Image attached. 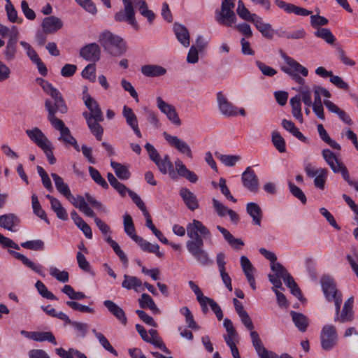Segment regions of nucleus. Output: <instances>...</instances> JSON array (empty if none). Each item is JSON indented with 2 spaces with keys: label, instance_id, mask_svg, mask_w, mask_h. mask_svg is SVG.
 I'll return each mask as SVG.
<instances>
[{
  "label": "nucleus",
  "instance_id": "f3484780",
  "mask_svg": "<svg viewBox=\"0 0 358 358\" xmlns=\"http://www.w3.org/2000/svg\"><path fill=\"white\" fill-rule=\"evenodd\" d=\"M100 55V48L95 43H89L83 47L80 50V57L89 62H96L99 61Z\"/></svg>",
  "mask_w": 358,
  "mask_h": 358
},
{
  "label": "nucleus",
  "instance_id": "680f3d73",
  "mask_svg": "<svg viewBox=\"0 0 358 358\" xmlns=\"http://www.w3.org/2000/svg\"><path fill=\"white\" fill-rule=\"evenodd\" d=\"M66 305L71 308L74 310H78L81 313H94V310L92 308H90L85 305H82L76 301H66Z\"/></svg>",
  "mask_w": 358,
  "mask_h": 358
},
{
  "label": "nucleus",
  "instance_id": "052dcab7",
  "mask_svg": "<svg viewBox=\"0 0 358 358\" xmlns=\"http://www.w3.org/2000/svg\"><path fill=\"white\" fill-rule=\"evenodd\" d=\"M21 246L26 249L32 250H42L44 248V243L41 240L27 241L22 243Z\"/></svg>",
  "mask_w": 358,
  "mask_h": 358
},
{
  "label": "nucleus",
  "instance_id": "412c9836",
  "mask_svg": "<svg viewBox=\"0 0 358 358\" xmlns=\"http://www.w3.org/2000/svg\"><path fill=\"white\" fill-rule=\"evenodd\" d=\"M41 26L45 33L53 34L63 27V22L60 18L52 15L45 17Z\"/></svg>",
  "mask_w": 358,
  "mask_h": 358
},
{
  "label": "nucleus",
  "instance_id": "3c124183",
  "mask_svg": "<svg viewBox=\"0 0 358 358\" xmlns=\"http://www.w3.org/2000/svg\"><path fill=\"white\" fill-rule=\"evenodd\" d=\"M106 241L113 248V251L119 257L121 262L124 264H127L128 258L125 253L122 250L118 243L114 240H113L110 236L106 238Z\"/></svg>",
  "mask_w": 358,
  "mask_h": 358
},
{
  "label": "nucleus",
  "instance_id": "a211bd4d",
  "mask_svg": "<svg viewBox=\"0 0 358 358\" xmlns=\"http://www.w3.org/2000/svg\"><path fill=\"white\" fill-rule=\"evenodd\" d=\"M217 103L220 113L226 117H234L238 115L237 108L230 103L221 92L217 94Z\"/></svg>",
  "mask_w": 358,
  "mask_h": 358
},
{
  "label": "nucleus",
  "instance_id": "69168bd1",
  "mask_svg": "<svg viewBox=\"0 0 358 358\" xmlns=\"http://www.w3.org/2000/svg\"><path fill=\"white\" fill-rule=\"evenodd\" d=\"M329 22V20L319 15H310V24L311 26L317 29L318 28H321L320 27L327 25Z\"/></svg>",
  "mask_w": 358,
  "mask_h": 358
},
{
  "label": "nucleus",
  "instance_id": "f8f14e48",
  "mask_svg": "<svg viewBox=\"0 0 358 358\" xmlns=\"http://www.w3.org/2000/svg\"><path fill=\"white\" fill-rule=\"evenodd\" d=\"M83 99L85 106L90 110V113L84 112L83 113V117L85 118H94L96 120H103V113L97 101L88 94L84 95Z\"/></svg>",
  "mask_w": 358,
  "mask_h": 358
},
{
  "label": "nucleus",
  "instance_id": "864d4df0",
  "mask_svg": "<svg viewBox=\"0 0 358 358\" xmlns=\"http://www.w3.org/2000/svg\"><path fill=\"white\" fill-rule=\"evenodd\" d=\"M106 241L113 248V251L119 257L121 262L124 264H127L128 258L125 253L122 250L118 243L114 240H113L110 236L106 238Z\"/></svg>",
  "mask_w": 358,
  "mask_h": 358
},
{
  "label": "nucleus",
  "instance_id": "9d476101",
  "mask_svg": "<svg viewBox=\"0 0 358 358\" xmlns=\"http://www.w3.org/2000/svg\"><path fill=\"white\" fill-rule=\"evenodd\" d=\"M156 102L157 108L162 113L166 115L170 122L177 127L181 125V120L173 105L164 101L161 96L157 97Z\"/></svg>",
  "mask_w": 358,
  "mask_h": 358
},
{
  "label": "nucleus",
  "instance_id": "423d86ee",
  "mask_svg": "<svg viewBox=\"0 0 358 358\" xmlns=\"http://www.w3.org/2000/svg\"><path fill=\"white\" fill-rule=\"evenodd\" d=\"M337 333L336 327L332 324L324 325L320 334V342L324 350H331L336 344Z\"/></svg>",
  "mask_w": 358,
  "mask_h": 358
},
{
  "label": "nucleus",
  "instance_id": "20e7f679",
  "mask_svg": "<svg viewBox=\"0 0 358 358\" xmlns=\"http://www.w3.org/2000/svg\"><path fill=\"white\" fill-rule=\"evenodd\" d=\"M223 326L226 329L227 334L223 336L226 344L229 347L232 357L234 358H241L238 349L236 347V341L238 337V332L234 327L231 320L225 318L223 322Z\"/></svg>",
  "mask_w": 358,
  "mask_h": 358
},
{
  "label": "nucleus",
  "instance_id": "9b49d317",
  "mask_svg": "<svg viewBox=\"0 0 358 358\" xmlns=\"http://www.w3.org/2000/svg\"><path fill=\"white\" fill-rule=\"evenodd\" d=\"M13 29L15 30V32L10 34L3 50V57L7 62L15 59L17 54L18 31L15 26L13 27Z\"/></svg>",
  "mask_w": 358,
  "mask_h": 358
},
{
  "label": "nucleus",
  "instance_id": "603ef678",
  "mask_svg": "<svg viewBox=\"0 0 358 358\" xmlns=\"http://www.w3.org/2000/svg\"><path fill=\"white\" fill-rule=\"evenodd\" d=\"M106 241L113 248V251L119 257L121 262L124 264H127L128 258L125 253L122 250L118 243L114 240H113L110 236L106 238Z\"/></svg>",
  "mask_w": 358,
  "mask_h": 358
},
{
  "label": "nucleus",
  "instance_id": "de8ad7c7",
  "mask_svg": "<svg viewBox=\"0 0 358 358\" xmlns=\"http://www.w3.org/2000/svg\"><path fill=\"white\" fill-rule=\"evenodd\" d=\"M88 170L90 177L94 181L95 183L100 185L102 188L105 189H108L109 185L108 182L101 176L98 170H96L93 166H89Z\"/></svg>",
  "mask_w": 358,
  "mask_h": 358
},
{
  "label": "nucleus",
  "instance_id": "338daca9",
  "mask_svg": "<svg viewBox=\"0 0 358 358\" xmlns=\"http://www.w3.org/2000/svg\"><path fill=\"white\" fill-rule=\"evenodd\" d=\"M95 70V65L94 64H90L83 70L82 76L91 82H94L96 78Z\"/></svg>",
  "mask_w": 358,
  "mask_h": 358
},
{
  "label": "nucleus",
  "instance_id": "0e129e2a",
  "mask_svg": "<svg viewBox=\"0 0 358 358\" xmlns=\"http://www.w3.org/2000/svg\"><path fill=\"white\" fill-rule=\"evenodd\" d=\"M76 331L78 336L84 338L88 331L89 326L86 323L72 321L70 324Z\"/></svg>",
  "mask_w": 358,
  "mask_h": 358
},
{
  "label": "nucleus",
  "instance_id": "37998d69",
  "mask_svg": "<svg viewBox=\"0 0 358 358\" xmlns=\"http://www.w3.org/2000/svg\"><path fill=\"white\" fill-rule=\"evenodd\" d=\"M142 285V282L140 279L135 276H131L125 274L124 275V280L122 283V287L127 289H136L138 287Z\"/></svg>",
  "mask_w": 358,
  "mask_h": 358
},
{
  "label": "nucleus",
  "instance_id": "6ab92c4d",
  "mask_svg": "<svg viewBox=\"0 0 358 358\" xmlns=\"http://www.w3.org/2000/svg\"><path fill=\"white\" fill-rule=\"evenodd\" d=\"M20 223V219L14 213L4 214L0 216V227L15 232Z\"/></svg>",
  "mask_w": 358,
  "mask_h": 358
},
{
  "label": "nucleus",
  "instance_id": "b1692460",
  "mask_svg": "<svg viewBox=\"0 0 358 358\" xmlns=\"http://www.w3.org/2000/svg\"><path fill=\"white\" fill-rule=\"evenodd\" d=\"M8 252L15 258L20 260L24 265L33 270L34 272H36L41 276H45V273L43 270V266L41 265L35 264L34 262L29 259L26 256L20 252L13 250H8Z\"/></svg>",
  "mask_w": 358,
  "mask_h": 358
},
{
  "label": "nucleus",
  "instance_id": "c85d7f7f",
  "mask_svg": "<svg viewBox=\"0 0 358 358\" xmlns=\"http://www.w3.org/2000/svg\"><path fill=\"white\" fill-rule=\"evenodd\" d=\"M252 23L264 37L268 39H271L273 37L274 31L271 25L268 23L264 22L262 17L257 15L255 19L252 20Z\"/></svg>",
  "mask_w": 358,
  "mask_h": 358
},
{
  "label": "nucleus",
  "instance_id": "0eeeda50",
  "mask_svg": "<svg viewBox=\"0 0 358 358\" xmlns=\"http://www.w3.org/2000/svg\"><path fill=\"white\" fill-rule=\"evenodd\" d=\"M50 110V115H48V119L51 123L52 126L60 132V136L58 140L63 141L65 143L69 144L74 141V137L71 134L69 129L65 126L64 122L58 119L56 116H54L53 111Z\"/></svg>",
  "mask_w": 358,
  "mask_h": 358
},
{
  "label": "nucleus",
  "instance_id": "e2e57ef3",
  "mask_svg": "<svg viewBox=\"0 0 358 358\" xmlns=\"http://www.w3.org/2000/svg\"><path fill=\"white\" fill-rule=\"evenodd\" d=\"M78 199L79 201V210L88 217H96L94 212L89 207L87 203L85 201V198L82 196H78Z\"/></svg>",
  "mask_w": 358,
  "mask_h": 358
},
{
  "label": "nucleus",
  "instance_id": "4d7b16f0",
  "mask_svg": "<svg viewBox=\"0 0 358 358\" xmlns=\"http://www.w3.org/2000/svg\"><path fill=\"white\" fill-rule=\"evenodd\" d=\"M76 259L78 266L80 269L90 273L92 275H94V271L91 270V266L89 262L86 259L85 255L82 252H77Z\"/></svg>",
  "mask_w": 358,
  "mask_h": 358
},
{
  "label": "nucleus",
  "instance_id": "6e6d98bb",
  "mask_svg": "<svg viewBox=\"0 0 358 358\" xmlns=\"http://www.w3.org/2000/svg\"><path fill=\"white\" fill-rule=\"evenodd\" d=\"M35 287L42 297L50 300H57V296H55L51 292H50L44 283L41 280H38L36 282Z\"/></svg>",
  "mask_w": 358,
  "mask_h": 358
},
{
  "label": "nucleus",
  "instance_id": "473e14b6",
  "mask_svg": "<svg viewBox=\"0 0 358 358\" xmlns=\"http://www.w3.org/2000/svg\"><path fill=\"white\" fill-rule=\"evenodd\" d=\"M290 315L292 316V321L297 329L301 332L306 331L308 326V320L307 317L302 313L295 311H291Z\"/></svg>",
  "mask_w": 358,
  "mask_h": 358
},
{
  "label": "nucleus",
  "instance_id": "4c0bfd02",
  "mask_svg": "<svg viewBox=\"0 0 358 358\" xmlns=\"http://www.w3.org/2000/svg\"><path fill=\"white\" fill-rule=\"evenodd\" d=\"M215 157L226 166H234L241 157L239 155H223L218 152L215 153Z\"/></svg>",
  "mask_w": 358,
  "mask_h": 358
},
{
  "label": "nucleus",
  "instance_id": "13d9d810",
  "mask_svg": "<svg viewBox=\"0 0 358 358\" xmlns=\"http://www.w3.org/2000/svg\"><path fill=\"white\" fill-rule=\"evenodd\" d=\"M50 274L62 282H67L69 280V273L66 271H61L56 267L50 268Z\"/></svg>",
  "mask_w": 358,
  "mask_h": 358
},
{
  "label": "nucleus",
  "instance_id": "7ed1b4c3",
  "mask_svg": "<svg viewBox=\"0 0 358 358\" xmlns=\"http://www.w3.org/2000/svg\"><path fill=\"white\" fill-rule=\"evenodd\" d=\"M280 55L289 66V68L282 66L281 67V70L285 73L289 75L292 80H294L296 83L299 84L300 86H306L305 85V80L297 73H294V71L301 73L303 76H307L308 74V69L300 64L298 62L288 56L282 50H280Z\"/></svg>",
  "mask_w": 358,
  "mask_h": 358
},
{
  "label": "nucleus",
  "instance_id": "4468645a",
  "mask_svg": "<svg viewBox=\"0 0 358 358\" xmlns=\"http://www.w3.org/2000/svg\"><path fill=\"white\" fill-rule=\"evenodd\" d=\"M243 185L251 192H257L259 189V179L254 170L248 166L241 175Z\"/></svg>",
  "mask_w": 358,
  "mask_h": 358
},
{
  "label": "nucleus",
  "instance_id": "1a4fd4ad",
  "mask_svg": "<svg viewBox=\"0 0 358 358\" xmlns=\"http://www.w3.org/2000/svg\"><path fill=\"white\" fill-rule=\"evenodd\" d=\"M215 19L218 24L227 27H232L237 20L234 8L224 7L215 11Z\"/></svg>",
  "mask_w": 358,
  "mask_h": 358
},
{
  "label": "nucleus",
  "instance_id": "aec40b11",
  "mask_svg": "<svg viewBox=\"0 0 358 358\" xmlns=\"http://www.w3.org/2000/svg\"><path fill=\"white\" fill-rule=\"evenodd\" d=\"M155 164L162 174L169 173V176L174 180L177 179V174L174 170L173 164L170 160L169 155H165L163 159H158Z\"/></svg>",
  "mask_w": 358,
  "mask_h": 358
},
{
  "label": "nucleus",
  "instance_id": "58836bf2",
  "mask_svg": "<svg viewBox=\"0 0 358 358\" xmlns=\"http://www.w3.org/2000/svg\"><path fill=\"white\" fill-rule=\"evenodd\" d=\"M314 35L317 38H322L329 45H333L336 40L330 29L327 28H318L314 32Z\"/></svg>",
  "mask_w": 358,
  "mask_h": 358
},
{
  "label": "nucleus",
  "instance_id": "f03ea898",
  "mask_svg": "<svg viewBox=\"0 0 358 358\" xmlns=\"http://www.w3.org/2000/svg\"><path fill=\"white\" fill-rule=\"evenodd\" d=\"M99 42L112 56H120L126 51V45L123 39L109 31H104L99 35Z\"/></svg>",
  "mask_w": 358,
  "mask_h": 358
},
{
  "label": "nucleus",
  "instance_id": "393cba45",
  "mask_svg": "<svg viewBox=\"0 0 358 358\" xmlns=\"http://www.w3.org/2000/svg\"><path fill=\"white\" fill-rule=\"evenodd\" d=\"M175 166L177 178L178 176L185 178L192 183H195L198 180L197 176L193 171H189L181 160L177 159L175 162Z\"/></svg>",
  "mask_w": 358,
  "mask_h": 358
},
{
  "label": "nucleus",
  "instance_id": "c9c22d12",
  "mask_svg": "<svg viewBox=\"0 0 358 358\" xmlns=\"http://www.w3.org/2000/svg\"><path fill=\"white\" fill-rule=\"evenodd\" d=\"M292 115L301 123L303 122L300 96L296 95L289 100Z\"/></svg>",
  "mask_w": 358,
  "mask_h": 358
},
{
  "label": "nucleus",
  "instance_id": "774afa93",
  "mask_svg": "<svg viewBox=\"0 0 358 358\" xmlns=\"http://www.w3.org/2000/svg\"><path fill=\"white\" fill-rule=\"evenodd\" d=\"M255 64L258 69L261 71L262 74H264V76L272 77L277 73V71L275 69L269 66H267L261 61H256Z\"/></svg>",
  "mask_w": 358,
  "mask_h": 358
},
{
  "label": "nucleus",
  "instance_id": "39448f33",
  "mask_svg": "<svg viewBox=\"0 0 358 358\" xmlns=\"http://www.w3.org/2000/svg\"><path fill=\"white\" fill-rule=\"evenodd\" d=\"M49 95L53 99L54 103H52V101L49 99H46L45 101V107L48 112V115H50L49 110L53 111L54 116H55L56 113L58 112L62 114L66 113L68 110V108L59 91L55 88L50 92Z\"/></svg>",
  "mask_w": 358,
  "mask_h": 358
},
{
  "label": "nucleus",
  "instance_id": "5701e85b",
  "mask_svg": "<svg viewBox=\"0 0 358 358\" xmlns=\"http://www.w3.org/2000/svg\"><path fill=\"white\" fill-rule=\"evenodd\" d=\"M26 134L40 148H43L46 144L50 142L43 131L38 127L26 130Z\"/></svg>",
  "mask_w": 358,
  "mask_h": 358
},
{
  "label": "nucleus",
  "instance_id": "f257e3e1",
  "mask_svg": "<svg viewBox=\"0 0 358 358\" xmlns=\"http://www.w3.org/2000/svg\"><path fill=\"white\" fill-rule=\"evenodd\" d=\"M187 235L189 238L186 242L187 251L201 265L206 266L213 264V261L204 249L206 239H211V232L203 224L197 220H193L187 225Z\"/></svg>",
  "mask_w": 358,
  "mask_h": 358
},
{
  "label": "nucleus",
  "instance_id": "f704fd0d",
  "mask_svg": "<svg viewBox=\"0 0 358 358\" xmlns=\"http://www.w3.org/2000/svg\"><path fill=\"white\" fill-rule=\"evenodd\" d=\"M110 166L119 179L125 180L130 178L131 173L126 166L115 161L110 162Z\"/></svg>",
  "mask_w": 358,
  "mask_h": 358
},
{
  "label": "nucleus",
  "instance_id": "a878e982",
  "mask_svg": "<svg viewBox=\"0 0 358 358\" xmlns=\"http://www.w3.org/2000/svg\"><path fill=\"white\" fill-rule=\"evenodd\" d=\"M180 196L189 210L194 211L199 208V202L196 195L187 188H181L180 190Z\"/></svg>",
  "mask_w": 358,
  "mask_h": 358
},
{
  "label": "nucleus",
  "instance_id": "c756f323",
  "mask_svg": "<svg viewBox=\"0 0 358 358\" xmlns=\"http://www.w3.org/2000/svg\"><path fill=\"white\" fill-rule=\"evenodd\" d=\"M246 211L252 218L253 224L260 226L262 219V210L260 206L256 203H248L246 205Z\"/></svg>",
  "mask_w": 358,
  "mask_h": 358
},
{
  "label": "nucleus",
  "instance_id": "6e6552de",
  "mask_svg": "<svg viewBox=\"0 0 358 358\" xmlns=\"http://www.w3.org/2000/svg\"><path fill=\"white\" fill-rule=\"evenodd\" d=\"M321 285L325 298L328 301H334L338 298H342L341 293L338 292L334 280L327 275L321 278Z\"/></svg>",
  "mask_w": 358,
  "mask_h": 358
},
{
  "label": "nucleus",
  "instance_id": "c03bdc74",
  "mask_svg": "<svg viewBox=\"0 0 358 358\" xmlns=\"http://www.w3.org/2000/svg\"><path fill=\"white\" fill-rule=\"evenodd\" d=\"M296 91H297L300 96V100L301 99L303 103L308 106L310 107L313 104L312 98H311V92L308 86H299L297 88H294Z\"/></svg>",
  "mask_w": 358,
  "mask_h": 358
},
{
  "label": "nucleus",
  "instance_id": "dca6fc26",
  "mask_svg": "<svg viewBox=\"0 0 358 358\" xmlns=\"http://www.w3.org/2000/svg\"><path fill=\"white\" fill-rule=\"evenodd\" d=\"M342 298H338L336 301V315L334 317V321L340 323H345L352 322L354 319V312L352 309L343 307L341 310V306L342 303Z\"/></svg>",
  "mask_w": 358,
  "mask_h": 358
},
{
  "label": "nucleus",
  "instance_id": "a19ab883",
  "mask_svg": "<svg viewBox=\"0 0 358 358\" xmlns=\"http://www.w3.org/2000/svg\"><path fill=\"white\" fill-rule=\"evenodd\" d=\"M278 36L282 38H285L287 39H302L304 38L306 36V33L303 28L296 30H290V31H280L278 34Z\"/></svg>",
  "mask_w": 358,
  "mask_h": 358
},
{
  "label": "nucleus",
  "instance_id": "e433bc0d",
  "mask_svg": "<svg viewBox=\"0 0 358 358\" xmlns=\"http://www.w3.org/2000/svg\"><path fill=\"white\" fill-rule=\"evenodd\" d=\"M55 352L62 358H87L84 353L73 348L69 350H65L62 348H56Z\"/></svg>",
  "mask_w": 358,
  "mask_h": 358
},
{
  "label": "nucleus",
  "instance_id": "72a5a7b5",
  "mask_svg": "<svg viewBox=\"0 0 358 358\" xmlns=\"http://www.w3.org/2000/svg\"><path fill=\"white\" fill-rule=\"evenodd\" d=\"M87 126L93 135L98 141H101L103 133V129L99 124L103 120H96L94 118H85Z\"/></svg>",
  "mask_w": 358,
  "mask_h": 358
},
{
  "label": "nucleus",
  "instance_id": "cd10ccee",
  "mask_svg": "<svg viewBox=\"0 0 358 358\" xmlns=\"http://www.w3.org/2000/svg\"><path fill=\"white\" fill-rule=\"evenodd\" d=\"M141 73L146 77L153 78L164 76L166 70L162 66L157 64H146L141 68Z\"/></svg>",
  "mask_w": 358,
  "mask_h": 358
},
{
  "label": "nucleus",
  "instance_id": "ea45409f",
  "mask_svg": "<svg viewBox=\"0 0 358 358\" xmlns=\"http://www.w3.org/2000/svg\"><path fill=\"white\" fill-rule=\"evenodd\" d=\"M31 203L34 213L41 220H44L47 224H50V221L47 217L45 212L41 208L40 202L36 194L31 196Z\"/></svg>",
  "mask_w": 358,
  "mask_h": 358
},
{
  "label": "nucleus",
  "instance_id": "49530a36",
  "mask_svg": "<svg viewBox=\"0 0 358 358\" xmlns=\"http://www.w3.org/2000/svg\"><path fill=\"white\" fill-rule=\"evenodd\" d=\"M271 141L275 148L279 152L284 153L286 152V144L283 137L277 131H273L271 134Z\"/></svg>",
  "mask_w": 358,
  "mask_h": 358
},
{
  "label": "nucleus",
  "instance_id": "79ce46f5",
  "mask_svg": "<svg viewBox=\"0 0 358 358\" xmlns=\"http://www.w3.org/2000/svg\"><path fill=\"white\" fill-rule=\"evenodd\" d=\"M55 187L57 191L64 196L70 195V189L67 184H66L62 178L57 173H51Z\"/></svg>",
  "mask_w": 358,
  "mask_h": 358
},
{
  "label": "nucleus",
  "instance_id": "5fc2aeb1",
  "mask_svg": "<svg viewBox=\"0 0 358 358\" xmlns=\"http://www.w3.org/2000/svg\"><path fill=\"white\" fill-rule=\"evenodd\" d=\"M122 115L126 119L127 124L131 128L138 124L137 117L131 108L124 106L122 110Z\"/></svg>",
  "mask_w": 358,
  "mask_h": 358
},
{
  "label": "nucleus",
  "instance_id": "8fccbe9b",
  "mask_svg": "<svg viewBox=\"0 0 358 358\" xmlns=\"http://www.w3.org/2000/svg\"><path fill=\"white\" fill-rule=\"evenodd\" d=\"M180 313L185 316L186 324L189 328L194 330H199L200 329V327L194 321L192 312L187 307L185 306L181 308Z\"/></svg>",
  "mask_w": 358,
  "mask_h": 358
},
{
  "label": "nucleus",
  "instance_id": "7c9ffc66",
  "mask_svg": "<svg viewBox=\"0 0 358 358\" xmlns=\"http://www.w3.org/2000/svg\"><path fill=\"white\" fill-rule=\"evenodd\" d=\"M217 230L223 235L226 241L234 249L238 250L244 245L243 241L241 238H235L227 229L217 225Z\"/></svg>",
  "mask_w": 358,
  "mask_h": 358
},
{
  "label": "nucleus",
  "instance_id": "a18cd8bd",
  "mask_svg": "<svg viewBox=\"0 0 358 358\" xmlns=\"http://www.w3.org/2000/svg\"><path fill=\"white\" fill-rule=\"evenodd\" d=\"M34 341L37 342L48 341L55 345H57L55 336L50 331H35Z\"/></svg>",
  "mask_w": 358,
  "mask_h": 358
},
{
  "label": "nucleus",
  "instance_id": "2f4dec72",
  "mask_svg": "<svg viewBox=\"0 0 358 358\" xmlns=\"http://www.w3.org/2000/svg\"><path fill=\"white\" fill-rule=\"evenodd\" d=\"M136 238L138 240L136 243L143 251L154 253L157 257L160 258L164 256V253L159 250V245L158 244H152L142 237Z\"/></svg>",
  "mask_w": 358,
  "mask_h": 358
},
{
  "label": "nucleus",
  "instance_id": "2eb2a0df",
  "mask_svg": "<svg viewBox=\"0 0 358 358\" xmlns=\"http://www.w3.org/2000/svg\"><path fill=\"white\" fill-rule=\"evenodd\" d=\"M116 22H125L130 24L136 31L139 29V24L135 17V11L134 8H124L117 12L114 16Z\"/></svg>",
  "mask_w": 358,
  "mask_h": 358
},
{
  "label": "nucleus",
  "instance_id": "bf43d9fd",
  "mask_svg": "<svg viewBox=\"0 0 358 358\" xmlns=\"http://www.w3.org/2000/svg\"><path fill=\"white\" fill-rule=\"evenodd\" d=\"M288 185L292 194L298 199L303 204H306L307 198L303 192L299 187L291 182H289Z\"/></svg>",
  "mask_w": 358,
  "mask_h": 358
},
{
  "label": "nucleus",
  "instance_id": "bb28decb",
  "mask_svg": "<svg viewBox=\"0 0 358 358\" xmlns=\"http://www.w3.org/2000/svg\"><path fill=\"white\" fill-rule=\"evenodd\" d=\"M173 31L178 41L184 47L187 48L189 45V33L187 27L184 25L175 23L173 24Z\"/></svg>",
  "mask_w": 358,
  "mask_h": 358
},
{
  "label": "nucleus",
  "instance_id": "4be33fe9",
  "mask_svg": "<svg viewBox=\"0 0 358 358\" xmlns=\"http://www.w3.org/2000/svg\"><path fill=\"white\" fill-rule=\"evenodd\" d=\"M103 305L107 308L108 311L123 325L127 324V318L124 310L121 307L110 300L104 301Z\"/></svg>",
  "mask_w": 358,
  "mask_h": 358
},
{
  "label": "nucleus",
  "instance_id": "ddd939ff",
  "mask_svg": "<svg viewBox=\"0 0 358 358\" xmlns=\"http://www.w3.org/2000/svg\"><path fill=\"white\" fill-rule=\"evenodd\" d=\"M163 136L170 146L174 148L180 153L185 155L187 157L192 158L191 148L185 141L180 139L178 136H172L166 131L163 133Z\"/></svg>",
  "mask_w": 358,
  "mask_h": 358
},
{
  "label": "nucleus",
  "instance_id": "09e8293b",
  "mask_svg": "<svg viewBox=\"0 0 358 358\" xmlns=\"http://www.w3.org/2000/svg\"><path fill=\"white\" fill-rule=\"evenodd\" d=\"M328 170L324 168L319 169V173L315 176L314 185L316 188L323 190L327 179Z\"/></svg>",
  "mask_w": 358,
  "mask_h": 358
}]
</instances>
